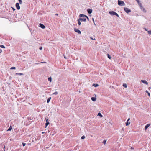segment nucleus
I'll use <instances>...</instances> for the list:
<instances>
[{
	"mask_svg": "<svg viewBox=\"0 0 151 151\" xmlns=\"http://www.w3.org/2000/svg\"><path fill=\"white\" fill-rule=\"evenodd\" d=\"M79 17H80L79 19V20L81 21V22H86V19L85 18V17L86 15L82 14H81L79 15Z\"/></svg>",
	"mask_w": 151,
	"mask_h": 151,
	"instance_id": "obj_1",
	"label": "nucleus"
},
{
	"mask_svg": "<svg viewBox=\"0 0 151 151\" xmlns=\"http://www.w3.org/2000/svg\"><path fill=\"white\" fill-rule=\"evenodd\" d=\"M109 13L110 14V15L112 16L113 15H116L117 17H119V16L118 14L116 12L114 11H109Z\"/></svg>",
	"mask_w": 151,
	"mask_h": 151,
	"instance_id": "obj_2",
	"label": "nucleus"
},
{
	"mask_svg": "<svg viewBox=\"0 0 151 151\" xmlns=\"http://www.w3.org/2000/svg\"><path fill=\"white\" fill-rule=\"evenodd\" d=\"M118 5L121 6L125 5V3L124 2L122 1L118 0Z\"/></svg>",
	"mask_w": 151,
	"mask_h": 151,
	"instance_id": "obj_3",
	"label": "nucleus"
},
{
	"mask_svg": "<svg viewBox=\"0 0 151 151\" xmlns=\"http://www.w3.org/2000/svg\"><path fill=\"white\" fill-rule=\"evenodd\" d=\"M124 9L125 11L127 13H128L131 12V10L127 7H124Z\"/></svg>",
	"mask_w": 151,
	"mask_h": 151,
	"instance_id": "obj_4",
	"label": "nucleus"
},
{
	"mask_svg": "<svg viewBox=\"0 0 151 151\" xmlns=\"http://www.w3.org/2000/svg\"><path fill=\"white\" fill-rule=\"evenodd\" d=\"M16 7L18 10L20 9V7L19 6V4L18 3H17L16 4Z\"/></svg>",
	"mask_w": 151,
	"mask_h": 151,
	"instance_id": "obj_5",
	"label": "nucleus"
},
{
	"mask_svg": "<svg viewBox=\"0 0 151 151\" xmlns=\"http://www.w3.org/2000/svg\"><path fill=\"white\" fill-rule=\"evenodd\" d=\"M140 8L141 10L142 11L144 12L145 13L146 12V10H145V8L143 6H141V7Z\"/></svg>",
	"mask_w": 151,
	"mask_h": 151,
	"instance_id": "obj_6",
	"label": "nucleus"
},
{
	"mask_svg": "<svg viewBox=\"0 0 151 151\" xmlns=\"http://www.w3.org/2000/svg\"><path fill=\"white\" fill-rule=\"evenodd\" d=\"M74 30L75 32H76L78 33L79 34H81V31L80 30H79L77 29H76V28H74Z\"/></svg>",
	"mask_w": 151,
	"mask_h": 151,
	"instance_id": "obj_7",
	"label": "nucleus"
},
{
	"mask_svg": "<svg viewBox=\"0 0 151 151\" xmlns=\"http://www.w3.org/2000/svg\"><path fill=\"white\" fill-rule=\"evenodd\" d=\"M141 82H142L143 83L147 85L148 83L145 80H141Z\"/></svg>",
	"mask_w": 151,
	"mask_h": 151,
	"instance_id": "obj_8",
	"label": "nucleus"
},
{
	"mask_svg": "<svg viewBox=\"0 0 151 151\" xmlns=\"http://www.w3.org/2000/svg\"><path fill=\"white\" fill-rule=\"evenodd\" d=\"M39 27L42 29H44L45 27L41 23L39 24Z\"/></svg>",
	"mask_w": 151,
	"mask_h": 151,
	"instance_id": "obj_9",
	"label": "nucleus"
},
{
	"mask_svg": "<svg viewBox=\"0 0 151 151\" xmlns=\"http://www.w3.org/2000/svg\"><path fill=\"white\" fill-rule=\"evenodd\" d=\"M87 11L89 14H91L92 13V9H88L87 10Z\"/></svg>",
	"mask_w": 151,
	"mask_h": 151,
	"instance_id": "obj_10",
	"label": "nucleus"
},
{
	"mask_svg": "<svg viewBox=\"0 0 151 151\" xmlns=\"http://www.w3.org/2000/svg\"><path fill=\"white\" fill-rule=\"evenodd\" d=\"M150 124H147L145 127V130H146L150 125Z\"/></svg>",
	"mask_w": 151,
	"mask_h": 151,
	"instance_id": "obj_11",
	"label": "nucleus"
},
{
	"mask_svg": "<svg viewBox=\"0 0 151 151\" xmlns=\"http://www.w3.org/2000/svg\"><path fill=\"white\" fill-rule=\"evenodd\" d=\"M96 99V98L95 97H92L91 98V99L93 101H95Z\"/></svg>",
	"mask_w": 151,
	"mask_h": 151,
	"instance_id": "obj_12",
	"label": "nucleus"
},
{
	"mask_svg": "<svg viewBox=\"0 0 151 151\" xmlns=\"http://www.w3.org/2000/svg\"><path fill=\"white\" fill-rule=\"evenodd\" d=\"M51 99V97H50L49 98L47 99V103H49V102H50Z\"/></svg>",
	"mask_w": 151,
	"mask_h": 151,
	"instance_id": "obj_13",
	"label": "nucleus"
},
{
	"mask_svg": "<svg viewBox=\"0 0 151 151\" xmlns=\"http://www.w3.org/2000/svg\"><path fill=\"white\" fill-rule=\"evenodd\" d=\"M80 21H81L79 20V19L78 20V23L79 25H80L81 24V22Z\"/></svg>",
	"mask_w": 151,
	"mask_h": 151,
	"instance_id": "obj_14",
	"label": "nucleus"
},
{
	"mask_svg": "<svg viewBox=\"0 0 151 151\" xmlns=\"http://www.w3.org/2000/svg\"><path fill=\"white\" fill-rule=\"evenodd\" d=\"M130 124V122H129L127 121L126 122V125L127 126H128Z\"/></svg>",
	"mask_w": 151,
	"mask_h": 151,
	"instance_id": "obj_15",
	"label": "nucleus"
},
{
	"mask_svg": "<svg viewBox=\"0 0 151 151\" xmlns=\"http://www.w3.org/2000/svg\"><path fill=\"white\" fill-rule=\"evenodd\" d=\"M98 116H99L101 117H102L103 116L100 113H99L98 114Z\"/></svg>",
	"mask_w": 151,
	"mask_h": 151,
	"instance_id": "obj_16",
	"label": "nucleus"
},
{
	"mask_svg": "<svg viewBox=\"0 0 151 151\" xmlns=\"http://www.w3.org/2000/svg\"><path fill=\"white\" fill-rule=\"evenodd\" d=\"M12 129V127L11 126H10L9 128L7 130V131H10Z\"/></svg>",
	"mask_w": 151,
	"mask_h": 151,
	"instance_id": "obj_17",
	"label": "nucleus"
},
{
	"mask_svg": "<svg viewBox=\"0 0 151 151\" xmlns=\"http://www.w3.org/2000/svg\"><path fill=\"white\" fill-rule=\"evenodd\" d=\"M93 86H95V87H97L98 86H99V85L98 84H93Z\"/></svg>",
	"mask_w": 151,
	"mask_h": 151,
	"instance_id": "obj_18",
	"label": "nucleus"
},
{
	"mask_svg": "<svg viewBox=\"0 0 151 151\" xmlns=\"http://www.w3.org/2000/svg\"><path fill=\"white\" fill-rule=\"evenodd\" d=\"M48 80L49 81H50V82H51V81H52V78L51 77H49L48 78Z\"/></svg>",
	"mask_w": 151,
	"mask_h": 151,
	"instance_id": "obj_19",
	"label": "nucleus"
},
{
	"mask_svg": "<svg viewBox=\"0 0 151 151\" xmlns=\"http://www.w3.org/2000/svg\"><path fill=\"white\" fill-rule=\"evenodd\" d=\"M138 4H139V7H140V8L141 7V6H142V4L141 3H140L139 2H139H138Z\"/></svg>",
	"mask_w": 151,
	"mask_h": 151,
	"instance_id": "obj_20",
	"label": "nucleus"
},
{
	"mask_svg": "<svg viewBox=\"0 0 151 151\" xmlns=\"http://www.w3.org/2000/svg\"><path fill=\"white\" fill-rule=\"evenodd\" d=\"M16 75H23V74L22 73H16Z\"/></svg>",
	"mask_w": 151,
	"mask_h": 151,
	"instance_id": "obj_21",
	"label": "nucleus"
},
{
	"mask_svg": "<svg viewBox=\"0 0 151 151\" xmlns=\"http://www.w3.org/2000/svg\"><path fill=\"white\" fill-rule=\"evenodd\" d=\"M147 93L148 95L149 96H150V93H149L148 91L147 90H146L145 91Z\"/></svg>",
	"mask_w": 151,
	"mask_h": 151,
	"instance_id": "obj_22",
	"label": "nucleus"
},
{
	"mask_svg": "<svg viewBox=\"0 0 151 151\" xmlns=\"http://www.w3.org/2000/svg\"><path fill=\"white\" fill-rule=\"evenodd\" d=\"M107 56H108V58L109 59H111V56H110V55H109V54H107Z\"/></svg>",
	"mask_w": 151,
	"mask_h": 151,
	"instance_id": "obj_23",
	"label": "nucleus"
},
{
	"mask_svg": "<svg viewBox=\"0 0 151 151\" xmlns=\"http://www.w3.org/2000/svg\"><path fill=\"white\" fill-rule=\"evenodd\" d=\"M123 86L124 87L126 88L127 87V85L126 84H124L123 85Z\"/></svg>",
	"mask_w": 151,
	"mask_h": 151,
	"instance_id": "obj_24",
	"label": "nucleus"
},
{
	"mask_svg": "<svg viewBox=\"0 0 151 151\" xmlns=\"http://www.w3.org/2000/svg\"><path fill=\"white\" fill-rule=\"evenodd\" d=\"M50 124V123L49 122H46V123H45V125H46V127L49 124Z\"/></svg>",
	"mask_w": 151,
	"mask_h": 151,
	"instance_id": "obj_25",
	"label": "nucleus"
},
{
	"mask_svg": "<svg viewBox=\"0 0 151 151\" xmlns=\"http://www.w3.org/2000/svg\"><path fill=\"white\" fill-rule=\"evenodd\" d=\"M0 47L2 48H5V47L2 45H1L0 46Z\"/></svg>",
	"mask_w": 151,
	"mask_h": 151,
	"instance_id": "obj_26",
	"label": "nucleus"
},
{
	"mask_svg": "<svg viewBox=\"0 0 151 151\" xmlns=\"http://www.w3.org/2000/svg\"><path fill=\"white\" fill-rule=\"evenodd\" d=\"M106 140H104L103 141V144H104V145H105V144H106Z\"/></svg>",
	"mask_w": 151,
	"mask_h": 151,
	"instance_id": "obj_27",
	"label": "nucleus"
},
{
	"mask_svg": "<svg viewBox=\"0 0 151 151\" xmlns=\"http://www.w3.org/2000/svg\"><path fill=\"white\" fill-rule=\"evenodd\" d=\"M15 68H16L15 67H12L10 68V69H15Z\"/></svg>",
	"mask_w": 151,
	"mask_h": 151,
	"instance_id": "obj_28",
	"label": "nucleus"
},
{
	"mask_svg": "<svg viewBox=\"0 0 151 151\" xmlns=\"http://www.w3.org/2000/svg\"><path fill=\"white\" fill-rule=\"evenodd\" d=\"M19 0V2L20 4H22V0Z\"/></svg>",
	"mask_w": 151,
	"mask_h": 151,
	"instance_id": "obj_29",
	"label": "nucleus"
},
{
	"mask_svg": "<svg viewBox=\"0 0 151 151\" xmlns=\"http://www.w3.org/2000/svg\"><path fill=\"white\" fill-rule=\"evenodd\" d=\"M148 33L149 35H151V31H148Z\"/></svg>",
	"mask_w": 151,
	"mask_h": 151,
	"instance_id": "obj_30",
	"label": "nucleus"
},
{
	"mask_svg": "<svg viewBox=\"0 0 151 151\" xmlns=\"http://www.w3.org/2000/svg\"><path fill=\"white\" fill-rule=\"evenodd\" d=\"M58 93L56 91V92H54L53 94H54V95H57V94Z\"/></svg>",
	"mask_w": 151,
	"mask_h": 151,
	"instance_id": "obj_31",
	"label": "nucleus"
},
{
	"mask_svg": "<svg viewBox=\"0 0 151 151\" xmlns=\"http://www.w3.org/2000/svg\"><path fill=\"white\" fill-rule=\"evenodd\" d=\"M85 138V136H84V135L83 136H82V137H81V139H84Z\"/></svg>",
	"mask_w": 151,
	"mask_h": 151,
	"instance_id": "obj_32",
	"label": "nucleus"
},
{
	"mask_svg": "<svg viewBox=\"0 0 151 151\" xmlns=\"http://www.w3.org/2000/svg\"><path fill=\"white\" fill-rule=\"evenodd\" d=\"M92 20H93V23H94V25H96V24H95V23L94 22V18H92Z\"/></svg>",
	"mask_w": 151,
	"mask_h": 151,
	"instance_id": "obj_33",
	"label": "nucleus"
},
{
	"mask_svg": "<svg viewBox=\"0 0 151 151\" xmlns=\"http://www.w3.org/2000/svg\"><path fill=\"white\" fill-rule=\"evenodd\" d=\"M22 144L23 146H24L26 145V143H22Z\"/></svg>",
	"mask_w": 151,
	"mask_h": 151,
	"instance_id": "obj_34",
	"label": "nucleus"
},
{
	"mask_svg": "<svg viewBox=\"0 0 151 151\" xmlns=\"http://www.w3.org/2000/svg\"><path fill=\"white\" fill-rule=\"evenodd\" d=\"M86 17H85V18H87V19H88V21H89V18H88V16H86Z\"/></svg>",
	"mask_w": 151,
	"mask_h": 151,
	"instance_id": "obj_35",
	"label": "nucleus"
},
{
	"mask_svg": "<svg viewBox=\"0 0 151 151\" xmlns=\"http://www.w3.org/2000/svg\"><path fill=\"white\" fill-rule=\"evenodd\" d=\"M144 29L146 31H147L148 32V30H147V29L145 28H144Z\"/></svg>",
	"mask_w": 151,
	"mask_h": 151,
	"instance_id": "obj_36",
	"label": "nucleus"
},
{
	"mask_svg": "<svg viewBox=\"0 0 151 151\" xmlns=\"http://www.w3.org/2000/svg\"><path fill=\"white\" fill-rule=\"evenodd\" d=\"M39 49L40 50H41L42 49V47H40V48H39Z\"/></svg>",
	"mask_w": 151,
	"mask_h": 151,
	"instance_id": "obj_37",
	"label": "nucleus"
},
{
	"mask_svg": "<svg viewBox=\"0 0 151 151\" xmlns=\"http://www.w3.org/2000/svg\"><path fill=\"white\" fill-rule=\"evenodd\" d=\"M12 9H13V10L14 11H15V9L14 8H13V7H12Z\"/></svg>",
	"mask_w": 151,
	"mask_h": 151,
	"instance_id": "obj_38",
	"label": "nucleus"
},
{
	"mask_svg": "<svg viewBox=\"0 0 151 151\" xmlns=\"http://www.w3.org/2000/svg\"><path fill=\"white\" fill-rule=\"evenodd\" d=\"M2 51L1 49L0 48V53H1Z\"/></svg>",
	"mask_w": 151,
	"mask_h": 151,
	"instance_id": "obj_39",
	"label": "nucleus"
},
{
	"mask_svg": "<svg viewBox=\"0 0 151 151\" xmlns=\"http://www.w3.org/2000/svg\"><path fill=\"white\" fill-rule=\"evenodd\" d=\"M130 118H128L127 121L129 122V120H130Z\"/></svg>",
	"mask_w": 151,
	"mask_h": 151,
	"instance_id": "obj_40",
	"label": "nucleus"
},
{
	"mask_svg": "<svg viewBox=\"0 0 151 151\" xmlns=\"http://www.w3.org/2000/svg\"><path fill=\"white\" fill-rule=\"evenodd\" d=\"M5 146H4V151H5Z\"/></svg>",
	"mask_w": 151,
	"mask_h": 151,
	"instance_id": "obj_41",
	"label": "nucleus"
},
{
	"mask_svg": "<svg viewBox=\"0 0 151 151\" xmlns=\"http://www.w3.org/2000/svg\"><path fill=\"white\" fill-rule=\"evenodd\" d=\"M90 38L91 39H92V40H95V39H93V38L91 37H90Z\"/></svg>",
	"mask_w": 151,
	"mask_h": 151,
	"instance_id": "obj_42",
	"label": "nucleus"
},
{
	"mask_svg": "<svg viewBox=\"0 0 151 151\" xmlns=\"http://www.w3.org/2000/svg\"><path fill=\"white\" fill-rule=\"evenodd\" d=\"M42 63V62H41V63H36V64H39V63Z\"/></svg>",
	"mask_w": 151,
	"mask_h": 151,
	"instance_id": "obj_43",
	"label": "nucleus"
},
{
	"mask_svg": "<svg viewBox=\"0 0 151 151\" xmlns=\"http://www.w3.org/2000/svg\"><path fill=\"white\" fill-rule=\"evenodd\" d=\"M136 0L137 2H139V0Z\"/></svg>",
	"mask_w": 151,
	"mask_h": 151,
	"instance_id": "obj_44",
	"label": "nucleus"
},
{
	"mask_svg": "<svg viewBox=\"0 0 151 151\" xmlns=\"http://www.w3.org/2000/svg\"><path fill=\"white\" fill-rule=\"evenodd\" d=\"M55 15H57V16H58V14H55Z\"/></svg>",
	"mask_w": 151,
	"mask_h": 151,
	"instance_id": "obj_45",
	"label": "nucleus"
},
{
	"mask_svg": "<svg viewBox=\"0 0 151 151\" xmlns=\"http://www.w3.org/2000/svg\"><path fill=\"white\" fill-rule=\"evenodd\" d=\"M64 58L65 59H66V57L65 56L64 57Z\"/></svg>",
	"mask_w": 151,
	"mask_h": 151,
	"instance_id": "obj_46",
	"label": "nucleus"
},
{
	"mask_svg": "<svg viewBox=\"0 0 151 151\" xmlns=\"http://www.w3.org/2000/svg\"><path fill=\"white\" fill-rule=\"evenodd\" d=\"M48 120V119H46V122H47Z\"/></svg>",
	"mask_w": 151,
	"mask_h": 151,
	"instance_id": "obj_47",
	"label": "nucleus"
},
{
	"mask_svg": "<svg viewBox=\"0 0 151 151\" xmlns=\"http://www.w3.org/2000/svg\"><path fill=\"white\" fill-rule=\"evenodd\" d=\"M45 132H42V134H44V133Z\"/></svg>",
	"mask_w": 151,
	"mask_h": 151,
	"instance_id": "obj_48",
	"label": "nucleus"
},
{
	"mask_svg": "<svg viewBox=\"0 0 151 151\" xmlns=\"http://www.w3.org/2000/svg\"><path fill=\"white\" fill-rule=\"evenodd\" d=\"M150 88H150V87H149V89H150Z\"/></svg>",
	"mask_w": 151,
	"mask_h": 151,
	"instance_id": "obj_49",
	"label": "nucleus"
}]
</instances>
